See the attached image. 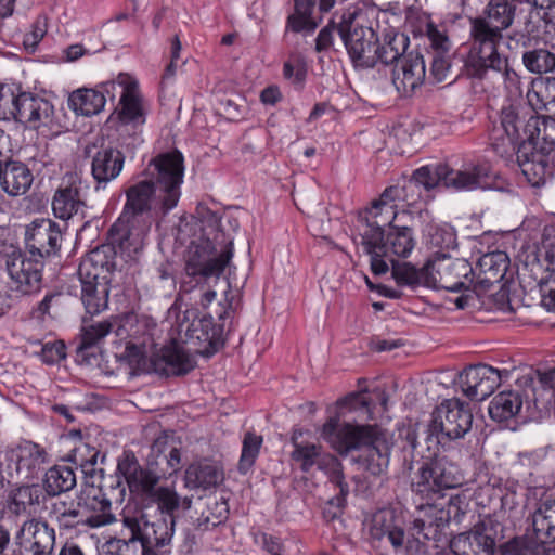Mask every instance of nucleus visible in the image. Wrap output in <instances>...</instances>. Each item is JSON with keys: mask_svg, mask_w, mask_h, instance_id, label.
Listing matches in <instances>:
<instances>
[{"mask_svg": "<svg viewBox=\"0 0 555 555\" xmlns=\"http://www.w3.org/2000/svg\"><path fill=\"white\" fill-rule=\"evenodd\" d=\"M489 140L499 156H516L528 183L535 188L545 184L551 173V155L555 153L554 118L532 115L524 120L512 105L503 106Z\"/></svg>", "mask_w": 555, "mask_h": 555, "instance_id": "1", "label": "nucleus"}, {"mask_svg": "<svg viewBox=\"0 0 555 555\" xmlns=\"http://www.w3.org/2000/svg\"><path fill=\"white\" fill-rule=\"evenodd\" d=\"M463 483L460 467L446 456L428 457L418 468L411 487L414 503L423 513L413 521L415 539L441 541L451 520L460 522L465 514L466 496L461 493L446 498L444 491Z\"/></svg>", "mask_w": 555, "mask_h": 555, "instance_id": "2", "label": "nucleus"}, {"mask_svg": "<svg viewBox=\"0 0 555 555\" xmlns=\"http://www.w3.org/2000/svg\"><path fill=\"white\" fill-rule=\"evenodd\" d=\"M184 169V156L179 150L153 157L145 169L147 177L126 189L120 215L151 223L163 219L180 201Z\"/></svg>", "mask_w": 555, "mask_h": 555, "instance_id": "3", "label": "nucleus"}, {"mask_svg": "<svg viewBox=\"0 0 555 555\" xmlns=\"http://www.w3.org/2000/svg\"><path fill=\"white\" fill-rule=\"evenodd\" d=\"M376 207H366L358 215L357 231L363 251L370 256L371 271L375 275L388 272L395 258H408L416 240L412 228L397 225L395 221L383 224Z\"/></svg>", "mask_w": 555, "mask_h": 555, "instance_id": "4", "label": "nucleus"}, {"mask_svg": "<svg viewBox=\"0 0 555 555\" xmlns=\"http://www.w3.org/2000/svg\"><path fill=\"white\" fill-rule=\"evenodd\" d=\"M354 20V13H343L336 30L356 68H373L378 63L392 64L408 49L410 39L403 33L389 31L384 42L379 43L378 35L372 27L359 26Z\"/></svg>", "mask_w": 555, "mask_h": 555, "instance_id": "5", "label": "nucleus"}, {"mask_svg": "<svg viewBox=\"0 0 555 555\" xmlns=\"http://www.w3.org/2000/svg\"><path fill=\"white\" fill-rule=\"evenodd\" d=\"M470 35L473 43L464 59V73L467 77L483 81L489 79L492 72L506 81L516 76L508 57L499 51L502 30L490 25L486 18L477 17L472 21Z\"/></svg>", "mask_w": 555, "mask_h": 555, "instance_id": "6", "label": "nucleus"}, {"mask_svg": "<svg viewBox=\"0 0 555 555\" xmlns=\"http://www.w3.org/2000/svg\"><path fill=\"white\" fill-rule=\"evenodd\" d=\"M472 424L473 413L469 404L459 399L443 400L433 412L428 425V450L433 443L446 448L450 441L463 438L470 430Z\"/></svg>", "mask_w": 555, "mask_h": 555, "instance_id": "7", "label": "nucleus"}, {"mask_svg": "<svg viewBox=\"0 0 555 555\" xmlns=\"http://www.w3.org/2000/svg\"><path fill=\"white\" fill-rule=\"evenodd\" d=\"M234 254L233 242L229 241L218 256L210 242L192 245L185 261V279L180 289L189 293L196 287L203 288L209 278H219Z\"/></svg>", "mask_w": 555, "mask_h": 555, "instance_id": "8", "label": "nucleus"}, {"mask_svg": "<svg viewBox=\"0 0 555 555\" xmlns=\"http://www.w3.org/2000/svg\"><path fill=\"white\" fill-rule=\"evenodd\" d=\"M151 450L156 457L157 472L142 468L135 480L129 481L128 488L131 493L151 496L162 477H170L182 467L181 450L168 435L158 436Z\"/></svg>", "mask_w": 555, "mask_h": 555, "instance_id": "9", "label": "nucleus"}, {"mask_svg": "<svg viewBox=\"0 0 555 555\" xmlns=\"http://www.w3.org/2000/svg\"><path fill=\"white\" fill-rule=\"evenodd\" d=\"M385 431L376 424L339 423L337 416L328 417L322 425V439L338 454L348 455L350 452L365 448Z\"/></svg>", "mask_w": 555, "mask_h": 555, "instance_id": "10", "label": "nucleus"}, {"mask_svg": "<svg viewBox=\"0 0 555 555\" xmlns=\"http://www.w3.org/2000/svg\"><path fill=\"white\" fill-rule=\"evenodd\" d=\"M426 271L429 286L448 292L467 291L475 279V270L466 259L451 258L446 253H435L426 261Z\"/></svg>", "mask_w": 555, "mask_h": 555, "instance_id": "11", "label": "nucleus"}, {"mask_svg": "<svg viewBox=\"0 0 555 555\" xmlns=\"http://www.w3.org/2000/svg\"><path fill=\"white\" fill-rule=\"evenodd\" d=\"M122 526L129 532L126 541L140 542L141 547H167L175 532V519L160 517L149 522L143 514L124 515Z\"/></svg>", "mask_w": 555, "mask_h": 555, "instance_id": "12", "label": "nucleus"}, {"mask_svg": "<svg viewBox=\"0 0 555 555\" xmlns=\"http://www.w3.org/2000/svg\"><path fill=\"white\" fill-rule=\"evenodd\" d=\"M43 268V260L27 251L12 253L7 260L11 289L22 295L39 292L42 286Z\"/></svg>", "mask_w": 555, "mask_h": 555, "instance_id": "13", "label": "nucleus"}, {"mask_svg": "<svg viewBox=\"0 0 555 555\" xmlns=\"http://www.w3.org/2000/svg\"><path fill=\"white\" fill-rule=\"evenodd\" d=\"M424 190L412 178L402 184L386 188L377 199L369 207H376L377 216L383 224L395 221L400 205L415 207L423 199Z\"/></svg>", "mask_w": 555, "mask_h": 555, "instance_id": "14", "label": "nucleus"}, {"mask_svg": "<svg viewBox=\"0 0 555 555\" xmlns=\"http://www.w3.org/2000/svg\"><path fill=\"white\" fill-rule=\"evenodd\" d=\"M406 521L402 511L393 507L377 509L371 517L369 534L373 542L387 540L396 554L405 548Z\"/></svg>", "mask_w": 555, "mask_h": 555, "instance_id": "15", "label": "nucleus"}, {"mask_svg": "<svg viewBox=\"0 0 555 555\" xmlns=\"http://www.w3.org/2000/svg\"><path fill=\"white\" fill-rule=\"evenodd\" d=\"M508 371H499L488 364H476L465 367L460 376L459 384L464 396L472 401H482L491 396Z\"/></svg>", "mask_w": 555, "mask_h": 555, "instance_id": "16", "label": "nucleus"}, {"mask_svg": "<svg viewBox=\"0 0 555 555\" xmlns=\"http://www.w3.org/2000/svg\"><path fill=\"white\" fill-rule=\"evenodd\" d=\"M151 227L152 223L149 220L120 215L108 230L107 244L115 250L118 248L120 253L132 257L143 249Z\"/></svg>", "mask_w": 555, "mask_h": 555, "instance_id": "17", "label": "nucleus"}, {"mask_svg": "<svg viewBox=\"0 0 555 555\" xmlns=\"http://www.w3.org/2000/svg\"><path fill=\"white\" fill-rule=\"evenodd\" d=\"M80 527L96 529L116 521L112 509V501L102 488L88 486L78 494Z\"/></svg>", "mask_w": 555, "mask_h": 555, "instance_id": "18", "label": "nucleus"}, {"mask_svg": "<svg viewBox=\"0 0 555 555\" xmlns=\"http://www.w3.org/2000/svg\"><path fill=\"white\" fill-rule=\"evenodd\" d=\"M406 50L393 61L391 80L397 91L403 96H410L422 87L426 80V63L420 52Z\"/></svg>", "mask_w": 555, "mask_h": 555, "instance_id": "19", "label": "nucleus"}, {"mask_svg": "<svg viewBox=\"0 0 555 555\" xmlns=\"http://www.w3.org/2000/svg\"><path fill=\"white\" fill-rule=\"evenodd\" d=\"M117 118L119 121L118 131L122 133L131 128V145L135 146L141 143L139 131L146 121V114L143 108L142 98L138 90L135 81L129 82L122 88L117 109Z\"/></svg>", "mask_w": 555, "mask_h": 555, "instance_id": "20", "label": "nucleus"}, {"mask_svg": "<svg viewBox=\"0 0 555 555\" xmlns=\"http://www.w3.org/2000/svg\"><path fill=\"white\" fill-rule=\"evenodd\" d=\"M62 238L63 235L56 222L51 219L35 220L25 232L26 251L43 260L60 250Z\"/></svg>", "mask_w": 555, "mask_h": 555, "instance_id": "21", "label": "nucleus"}, {"mask_svg": "<svg viewBox=\"0 0 555 555\" xmlns=\"http://www.w3.org/2000/svg\"><path fill=\"white\" fill-rule=\"evenodd\" d=\"M302 436L301 429H294L291 442L293 451L291 459L299 465L302 473L309 474L314 469L324 472L325 474L332 467H338V459L323 450L319 443L299 441Z\"/></svg>", "mask_w": 555, "mask_h": 555, "instance_id": "22", "label": "nucleus"}, {"mask_svg": "<svg viewBox=\"0 0 555 555\" xmlns=\"http://www.w3.org/2000/svg\"><path fill=\"white\" fill-rule=\"evenodd\" d=\"M495 179L496 173L489 162L465 164L459 170L448 166L444 186L457 191L486 190L495 185Z\"/></svg>", "mask_w": 555, "mask_h": 555, "instance_id": "23", "label": "nucleus"}, {"mask_svg": "<svg viewBox=\"0 0 555 555\" xmlns=\"http://www.w3.org/2000/svg\"><path fill=\"white\" fill-rule=\"evenodd\" d=\"M117 250L109 244H102L90 250L78 268L79 279L111 284L116 271Z\"/></svg>", "mask_w": 555, "mask_h": 555, "instance_id": "24", "label": "nucleus"}, {"mask_svg": "<svg viewBox=\"0 0 555 555\" xmlns=\"http://www.w3.org/2000/svg\"><path fill=\"white\" fill-rule=\"evenodd\" d=\"M495 539L485 522L474 530L460 533L450 541L449 551L442 555H494Z\"/></svg>", "mask_w": 555, "mask_h": 555, "instance_id": "25", "label": "nucleus"}, {"mask_svg": "<svg viewBox=\"0 0 555 555\" xmlns=\"http://www.w3.org/2000/svg\"><path fill=\"white\" fill-rule=\"evenodd\" d=\"M53 115V105L46 99L31 92L22 91L17 94L16 109L13 119L29 128L38 129L47 126Z\"/></svg>", "mask_w": 555, "mask_h": 555, "instance_id": "26", "label": "nucleus"}, {"mask_svg": "<svg viewBox=\"0 0 555 555\" xmlns=\"http://www.w3.org/2000/svg\"><path fill=\"white\" fill-rule=\"evenodd\" d=\"M125 155L118 149L101 146L92 157L91 175L95 182V190L105 189L122 171Z\"/></svg>", "mask_w": 555, "mask_h": 555, "instance_id": "27", "label": "nucleus"}, {"mask_svg": "<svg viewBox=\"0 0 555 555\" xmlns=\"http://www.w3.org/2000/svg\"><path fill=\"white\" fill-rule=\"evenodd\" d=\"M80 181L70 177L55 191L52 198V210L56 218L69 220L76 216L83 217L86 203L81 196Z\"/></svg>", "mask_w": 555, "mask_h": 555, "instance_id": "28", "label": "nucleus"}, {"mask_svg": "<svg viewBox=\"0 0 555 555\" xmlns=\"http://www.w3.org/2000/svg\"><path fill=\"white\" fill-rule=\"evenodd\" d=\"M533 534L537 546H542L548 555H555V498L542 501L532 516Z\"/></svg>", "mask_w": 555, "mask_h": 555, "instance_id": "29", "label": "nucleus"}, {"mask_svg": "<svg viewBox=\"0 0 555 555\" xmlns=\"http://www.w3.org/2000/svg\"><path fill=\"white\" fill-rule=\"evenodd\" d=\"M115 89L116 83L114 81L104 82L95 89H78L69 95V106L83 116L99 114L104 108L106 96L114 99Z\"/></svg>", "mask_w": 555, "mask_h": 555, "instance_id": "30", "label": "nucleus"}, {"mask_svg": "<svg viewBox=\"0 0 555 555\" xmlns=\"http://www.w3.org/2000/svg\"><path fill=\"white\" fill-rule=\"evenodd\" d=\"M47 455L46 450L39 444L27 441L12 451L10 460L14 462L17 477L33 479L41 470Z\"/></svg>", "mask_w": 555, "mask_h": 555, "instance_id": "31", "label": "nucleus"}, {"mask_svg": "<svg viewBox=\"0 0 555 555\" xmlns=\"http://www.w3.org/2000/svg\"><path fill=\"white\" fill-rule=\"evenodd\" d=\"M155 371H164L177 376L190 373L194 365L190 356L176 341L160 348L151 360Z\"/></svg>", "mask_w": 555, "mask_h": 555, "instance_id": "32", "label": "nucleus"}, {"mask_svg": "<svg viewBox=\"0 0 555 555\" xmlns=\"http://www.w3.org/2000/svg\"><path fill=\"white\" fill-rule=\"evenodd\" d=\"M509 267V257L505 251L495 250L482 255L475 271L476 284L489 288L504 279Z\"/></svg>", "mask_w": 555, "mask_h": 555, "instance_id": "33", "label": "nucleus"}, {"mask_svg": "<svg viewBox=\"0 0 555 555\" xmlns=\"http://www.w3.org/2000/svg\"><path fill=\"white\" fill-rule=\"evenodd\" d=\"M43 506L48 518L55 522L61 531L80 527L78 498L67 501L61 499L60 495L51 496V499L44 500Z\"/></svg>", "mask_w": 555, "mask_h": 555, "instance_id": "34", "label": "nucleus"}, {"mask_svg": "<svg viewBox=\"0 0 555 555\" xmlns=\"http://www.w3.org/2000/svg\"><path fill=\"white\" fill-rule=\"evenodd\" d=\"M184 480L193 490L216 489L223 481V469L209 461L195 462L186 468Z\"/></svg>", "mask_w": 555, "mask_h": 555, "instance_id": "35", "label": "nucleus"}, {"mask_svg": "<svg viewBox=\"0 0 555 555\" xmlns=\"http://www.w3.org/2000/svg\"><path fill=\"white\" fill-rule=\"evenodd\" d=\"M33 175L21 162H1L0 189L11 196H18L30 188Z\"/></svg>", "mask_w": 555, "mask_h": 555, "instance_id": "36", "label": "nucleus"}, {"mask_svg": "<svg viewBox=\"0 0 555 555\" xmlns=\"http://www.w3.org/2000/svg\"><path fill=\"white\" fill-rule=\"evenodd\" d=\"M391 447L392 443L385 430L377 436L374 443H369L364 448L365 455L362 457V463L370 475L377 477L387 472Z\"/></svg>", "mask_w": 555, "mask_h": 555, "instance_id": "37", "label": "nucleus"}, {"mask_svg": "<svg viewBox=\"0 0 555 555\" xmlns=\"http://www.w3.org/2000/svg\"><path fill=\"white\" fill-rule=\"evenodd\" d=\"M46 496L38 485L22 486L15 489L9 499L8 508L15 515L37 513Z\"/></svg>", "mask_w": 555, "mask_h": 555, "instance_id": "38", "label": "nucleus"}, {"mask_svg": "<svg viewBox=\"0 0 555 555\" xmlns=\"http://www.w3.org/2000/svg\"><path fill=\"white\" fill-rule=\"evenodd\" d=\"M81 283V301L88 314L96 315L108 306L111 284L93 280L79 279Z\"/></svg>", "mask_w": 555, "mask_h": 555, "instance_id": "39", "label": "nucleus"}, {"mask_svg": "<svg viewBox=\"0 0 555 555\" xmlns=\"http://www.w3.org/2000/svg\"><path fill=\"white\" fill-rule=\"evenodd\" d=\"M77 483L75 469L65 464H56L49 468L43 478V489L50 496H59L70 491Z\"/></svg>", "mask_w": 555, "mask_h": 555, "instance_id": "40", "label": "nucleus"}, {"mask_svg": "<svg viewBox=\"0 0 555 555\" xmlns=\"http://www.w3.org/2000/svg\"><path fill=\"white\" fill-rule=\"evenodd\" d=\"M532 278L540 289L541 302L547 311L555 312V258L548 260L545 270L539 261L531 267Z\"/></svg>", "mask_w": 555, "mask_h": 555, "instance_id": "41", "label": "nucleus"}, {"mask_svg": "<svg viewBox=\"0 0 555 555\" xmlns=\"http://www.w3.org/2000/svg\"><path fill=\"white\" fill-rule=\"evenodd\" d=\"M524 404L522 396L518 391L499 392L489 404V415L495 422H505L516 416Z\"/></svg>", "mask_w": 555, "mask_h": 555, "instance_id": "42", "label": "nucleus"}, {"mask_svg": "<svg viewBox=\"0 0 555 555\" xmlns=\"http://www.w3.org/2000/svg\"><path fill=\"white\" fill-rule=\"evenodd\" d=\"M527 100L533 111L555 115V78L533 81L527 92Z\"/></svg>", "mask_w": 555, "mask_h": 555, "instance_id": "43", "label": "nucleus"}, {"mask_svg": "<svg viewBox=\"0 0 555 555\" xmlns=\"http://www.w3.org/2000/svg\"><path fill=\"white\" fill-rule=\"evenodd\" d=\"M392 276L399 286L415 288L421 284L429 286V271H426V263L422 269H416L411 263H391Z\"/></svg>", "mask_w": 555, "mask_h": 555, "instance_id": "44", "label": "nucleus"}, {"mask_svg": "<svg viewBox=\"0 0 555 555\" xmlns=\"http://www.w3.org/2000/svg\"><path fill=\"white\" fill-rule=\"evenodd\" d=\"M447 172V164H428L415 169L411 178L424 192H428L439 183L446 184Z\"/></svg>", "mask_w": 555, "mask_h": 555, "instance_id": "45", "label": "nucleus"}, {"mask_svg": "<svg viewBox=\"0 0 555 555\" xmlns=\"http://www.w3.org/2000/svg\"><path fill=\"white\" fill-rule=\"evenodd\" d=\"M262 443L263 438L261 435H257L254 431L245 433L237 464V469L241 474L245 475L253 468L259 456Z\"/></svg>", "mask_w": 555, "mask_h": 555, "instance_id": "46", "label": "nucleus"}, {"mask_svg": "<svg viewBox=\"0 0 555 555\" xmlns=\"http://www.w3.org/2000/svg\"><path fill=\"white\" fill-rule=\"evenodd\" d=\"M486 20L490 25L503 30L509 27L515 15V4L501 0H491L487 5Z\"/></svg>", "mask_w": 555, "mask_h": 555, "instance_id": "47", "label": "nucleus"}, {"mask_svg": "<svg viewBox=\"0 0 555 555\" xmlns=\"http://www.w3.org/2000/svg\"><path fill=\"white\" fill-rule=\"evenodd\" d=\"M525 67L533 74H546L555 69V54L546 49H533L522 54Z\"/></svg>", "mask_w": 555, "mask_h": 555, "instance_id": "48", "label": "nucleus"}, {"mask_svg": "<svg viewBox=\"0 0 555 555\" xmlns=\"http://www.w3.org/2000/svg\"><path fill=\"white\" fill-rule=\"evenodd\" d=\"M220 328L216 326L211 317H203L193 320L188 327L186 335L190 339H196L199 343H208L214 346Z\"/></svg>", "mask_w": 555, "mask_h": 555, "instance_id": "49", "label": "nucleus"}, {"mask_svg": "<svg viewBox=\"0 0 555 555\" xmlns=\"http://www.w3.org/2000/svg\"><path fill=\"white\" fill-rule=\"evenodd\" d=\"M308 75V65L300 54L291 55L283 64V77L297 90H302Z\"/></svg>", "mask_w": 555, "mask_h": 555, "instance_id": "50", "label": "nucleus"}, {"mask_svg": "<svg viewBox=\"0 0 555 555\" xmlns=\"http://www.w3.org/2000/svg\"><path fill=\"white\" fill-rule=\"evenodd\" d=\"M113 327L114 324L108 320H104L85 327L81 335V340L78 346V351L85 352L88 349L96 346L100 340H102L113 331Z\"/></svg>", "mask_w": 555, "mask_h": 555, "instance_id": "51", "label": "nucleus"}, {"mask_svg": "<svg viewBox=\"0 0 555 555\" xmlns=\"http://www.w3.org/2000/svg\"><path fill=\"white\" fill-rule=\"evenodd\" d=\"M428 243L444 250L454 249L456 247V234L451 227L447 225H429L427 230Z\"/></svg>", "mask_w": 555, "mask_h": 555, "instance_id": "52", "label": "nucleus"}, {"mask_svg": "<svg viewBox=\"0 0 555 555\" xmlns=\"http://www.w3.org/2000/svg\"><path fill=\"white\" fill-rule=\"evenodd\" d=\"M158 505L163 518L175 519L173 513L179 508V496L168 487H159L151 495Z\"/></svg>", "mask_w": 555, "mask_h": 555, "instance_id": "53", "label": "nucleus"}, {"mask_svg": "<svg viewBox=\"0 0 555 555\" xmlns=\"http://www.w3.org/2000/svg\"><path fill=\"white\" fill-rule=\"evenodd\" d=\"M229 505L227 501L215 502L211 506H208V514L204 515L199 519L198 528L203 530L212 529L229 518Z\"/></svg>", "mask_w": 555, "mask_h": 555, "instance_id": "54", "label": "nucleus"}, {"mask_svg": "<svg viewBox=\"0 0 555 555\" xmlns=\"http://www.w3.org/2000/svg\"><path fill=\"white\" fill-rule=\"evenodd\" d=\"M20 86L15 85H1L0 86V119H13L14 111L16 109L17 94Z\"/></svg>", "mask_w": 555, "mask_h": 555, "instance_id": "55", "label": "nucleus"}, {"mask_svg": "<svg viewBox=\"0 0 555 555\" xmlns=\"http://www.w3.org/2000/svg\"><path fill=\"white\" fill-rule=\"evenodd\" d=\"M326 476L328 477L330 482L333 483L336 489H338V494L332 499L331 503L335 502L338 507H344L349 494V486L345 480L343 464L340 461H338V467H332L326 473Z\"/></svg>", "mask_w": 555, "mask_h": 555, "instance_id": "56", "label": "nucleus"}, {"mask_svg": "<svg viewBox=\"0 0 555 555\" xmlns=\"http://www.w3.org/2000/svg\"><path fill=\"white\" fill-rule=\"evenodd\" d=\"M317 28V23L312 17V13L298 11L294 9V13L286 18V30L293 33H311Z\"/></svg>", "mask_w": 555, "mask_h": 555, "instance_id": "57", "label": "nucleus"}, {"mask_svg": "<svg viewBox=\"0 0 555 555\" xmlns=\"http://www.w3.org/2000/svg\"><path fill=\"white\" fill-rule=\"evenodd\" d=\"M142 468L132 451H125L117 463V473L124 477L128 486L129 481L135 480Z\"/></svg>", "mask_w": 555, "mask_h": 555, "instance_id": "58", "label": "nucleus"}, {"mask_svg": "<svg viewBox=\"0 0 555 555\" xmlns=\"http://www.w3.org/2000/svg\"><path fill=\"white\" fill-rule=\"evenodd\" d=\"M426 37L435 53H447L450 49V40L446 31L440 30L433 21L426 23Z\"/></svg>", "mask_w": 555, "mask_h": 555, "instance_id": "59", "label": "nucleus"}, {"mask_svg": "<svg viewBox=\"0 0 555 555\" xmlns=\"http://www.w3.org/2000/svg\"><path fill=\"white\" fill-rule=\"evenodd\" d=\"M450 69L451 63L446 53H434L427 78L431 82H442L447 79Z\"/></svg>", "mask_w": 555, "mask_h": 555, "instance_id": "60", "label": "nucleus"}, {"mask_svg": "<svg viewBox=\"0 0 555 555\" xmlns=\"http://www.w3.org/2000/svg\"><path fill=\"white\" fill-rule=\"evenodd\" d=\"M41 360L46 364H55L66 358V347L62 340L46 343L41 348Z\"/></svg>", "mask_w": 555, "mask_h": 555, "instance_id": "61", "label": "nucleus"}, {"mask_svg": "<svg viewBox=\"0 0 555 555\" xmlns=\"http://www.w3.org/2000/svg\"><path fill=\"white\" fill-rule=\"evenodd\" d=\"M336 405L340 410L356 411L369 405L367 398L361 392H351L337 400Z\"/></svg>", "mask_w": 555, "mask_h": 555, "instance_id": "62", "label": "nucleus"}, {"mask_svg": "<svg viewBox=\"0 0 555 555\" xmlns=\"http://www.w3.org/2000/svg\"><path fill=\"white\" fill-rule=\"evenodd\" d=\"M129 548V541L126 539L112 538L103 545V555H126Z\"/></svg>", "mask_w": 555, "mask_h": 555, "instance_id": "63", "label": "nucleus"}, {"mask_svg": "<svg viewBox=\"0 0 555 555\" xmlns=\"http://www.w3.org/2000/svg\"><path fill=\"white\" fill-rule=\"evenodd\" d=\"M261 544L264 551L271 555H282L284 552V545L279 537H274L269 533L261 534Z\"/></svg>", "mask_w": 555, "mask_h": 555, "instance_id": "64", "label": "nucleus"}]
</instances>
